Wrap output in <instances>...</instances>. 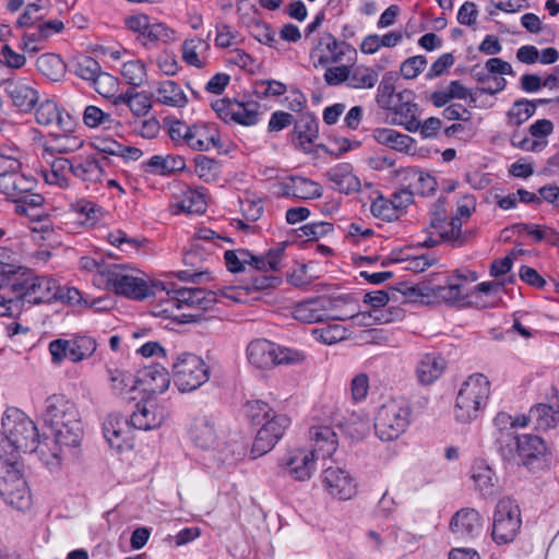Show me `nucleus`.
I'll return each mask as SVG.
<instances>
[{
	"label": "nucleus",
	"mask_w": 559,
	"mask_h": 559,
	"mask_svg": "<svg viewBox=\"0 0 559 559\" xmlns=\"http://www.w3.org/2000/svg\"><path fill=\"white\" fill-rule=\"evenodd\" d=\"M12 294L26 300L28 304L37 305L63 299L62 288L57 281L50 276H38L34 271L25 267L17 277H13L10 286Z\"/></svg>",
	"instance_id": "nucleus-4"
},
{
	"label": "nucleus",
	"mask_w": 559,
	"mask_h": 559,
	"mask_svg": "<svg viewBox=\"0 0 559 559\" xmlns=\"http://www.w3.org/2000/svg\"><path fill=\"white\" fill-rule=\"evenodd\" d=\"M36 121L41 126L55 127L60 132L70 133L74 130L75 122L71 115L58 107L50 99L40 103L36 110Z\"/></svg>",
	"instance_id": "nucleus-15"
},
{
	"label": "nucleus",
	"mask_w": 559,
	"mask_h": 559,
	"mask_svg": "<svg viewBox=\"0 0 559 559\" xmlns=\"http://www.w3.org/2000/svg\"><path fill=\"white\" fill-rule=\"evenodd\" d=\"M191 438L201 449H210L216 443L215 423L212 416L195 418L191 427Z\"/></svg>",
	"instance_id": "nucleus-32"
},
{
	"label": "nucleus",
	"mask_w": 559,
	"mask_h": 559,
	"mask_svg": "<svg viewBox=\"0 0 559 559\" xmlns=\"http://www.w3.org/2000/svg\"><path fill=\"white\" fill-rule=\"evenodd\" d=\"M337 302L338 300L325 297L301 301L294 307L293 317L304 323H317L329 319L344 321L345 317L330 313L337 307Z\"/></svg>",
	"instance_id": "nucleus-12"
},
{
	"label": "nucleus",
	"mask_w": 559,
	"mask_h": 559,
	"mask_svg": "<svg viewBox=\"0 0 559 559\" xmlns=\"http://www.w3.org/2000/svg\"><path fill=\"white\" fill-rule=\"evenodd\" d=\"M445 361L438 354H425L416 368V374L420 383L430 384L444 371Z\"/></svg>",
	"instance_id": "nucleus-34"
},
{
	"label": "nucleus",
	"mask_w": 559,
	"mask_h": 559,
	"mask_svg": "<svg viewBox=\"0 0 559 559\" xmlns=\"http://www.w3.org/2000/svg\"><path fill=\"white\" fill-rule=\"evenodd\" d=\"M24 269L16 263V257L11 250L0 247V287L10 288L13 277H17Z\"/></svg>",
	"instance_id": "nucleus-43"
},
{
	"label": "nucleus",
	"mask_w": 559,
	"mask_h": 559,
	"mask_svg": "<svg viewBox=\"0 0 559 559\" xmlns=\"http://www.w3.org/2000/svg\"><path fill=\"white\" fill-rule=\"evenodd\" d=\"M528 419L534 421L537 429L547 430L559 421V405L538 404L532 407Z\"/></svg>",
	"instance_id": "nucleus-44"
},
{
	"label": "nucleus",
	"mask_w": 559,
	"mask_h": 559,
	"mask_svg": "<svg viewBox=\"0 0 559 559\" xmlns=\"http://www.w3.org/2000/svg\"><path fill=\"white\" fill-rule=\"evenodd\" d=\"M37 70L52 82L60 81L66 74V63L56 53H44L36 60Z\"/></svg>",
	"instance_id": "nucleus-41"
},
{
	"label": "nucleus",
	"mask_w": 559,
	"mask_h": 559,
	"mask_svg": "<svg viewBox=\"0 0 559 559\" xmlns=\"http://www.w3.org/2000/svg\"><path fill=\"white\" fill-rule=\"evenodd\" d=\"M145 377L150 378L152 380V382L150 383L151 384L150 389L153 393L162 394L169 386V383H170L169 374L164 368H162L160 370L150 369L145 373Z\"/></svg>",
	"instance_id": "nucleus-62"
},
{
	"label": "nucleus",
	"mask_w": 559,
	"mask_h": 559,
	"mask_svg": "<svg viewBox=\"0 0 559 559\" xmlns=\"http://www.w3.org/2000/svg\"><path fill=\"white\" fill-rule=\"evenodd\" d=\"M535 110L536 105L534 102L527 99L518 100L509 112L510 122L514 126H520L532 117Z\"/></svg>",
	"instance_id": "nucleus-56"
},
{
	"label": "nucleus",
	"mask_w": 559,
	"mask_h": 559,
	"mask_svg": "<svg viewBox=\"0 0 559 559\" xmlns=\"http://www.w3.org/2000/svg\"><path fill=\"white\" fill-rule=\"evenodd\" d=\"M185 167V158L174 155H167L165 157L155 155L143 164L144 170L154 175H168L174 171L182 170Z\"/></svg>",
	"instance_id": "nucleus-37"
},
{
	"label": "nucleus",
	"mask_w": 559,
	"mask_h": 559,
	"mask_svg": "<svg viewBox=\"0 0 559 559\" xmlns=\"http://www.w3.org/2000/svg\"><path fill=\"white\" fill-rule=\"evenodd\" d=\"M22 465L14 454L0 451V487L12 486L17 481H24Z\"/></svg>",
	"instance_id": "nucleus-39"
},
{
	"label": "nucleus",
	"mask_w": 559,
	"mask_h": 559,
	"mask_svg": "<svg viewBox=\"0 0 559 559\" xmlns=\"http://www.w3.org/2000/svg\"><path fill=\"white\" fill-rule=\"evenodd\" d=\"M427 59L424 56H414L406 59L401 64V74L404 79L411 80L418 76L420 72L426 68Z\"/></svg>",
	"instance_id": "nucleus-61"
},
{
	"label": "nucleus",
	"mask_w": 559,
	"mask_h": 559,
	"mask_svg": "<svg viewBox=\"0 0 559 559\" xmlns=\"http://www.w3.org/2000/svg\"><path fill=\"white\" fill-rule=\"evenodd\" d=\"M121 75L128 84L138 87L146 78L145 66L140 60L128 61L122 66Z\"/></svg>",
	"instance_id": "nucleus-53"
},
{
	"label": "nucleus",
	"mask_w": 559,
	"mask_h": 559,
	"mask_svg": "<svg viewBox=\"0 0 559 559\" xmlns=\"http://www.w3.org/2000/svg\"><path fill=\"white\" fill-rule=\"evenodd\" d=\"M323 483L330 495L340 500H349L356 493V484L353 477L341 467L325 468Z\"/></svg>",
	"instance_id": "nucleus-16"
},
{
	"label": "nucleus",
	"mask_w": 559,
	"mask_h": 559,
	"mask_svg": "<svg viewBox=\"0 0 559 559\" xmlns=\"http://www.w3.org/2000/svg\"><path fill=\"white\" fill-rule=\"evenodd\" d=\"M317 459L314 452L305 449H295L288 453L283 465L294 479L305 481L311 477Z\"/></svg>",
	"instance_id": "nucleus-19"
},
{
	"label": "nucleus",
	"mask_w": 559,
	"mask_h": 559,
	"mask_svg": "<svg viewBox=\"0 0 559 559\" xmlns=\"http://www.w3.org/2000/svg\"><path fill=\"white\" fill-rule=\"evenodd\" d=\"M157 100L166 106L185 107L188 98L180 86L171 80H166L158 83L157 86Z\"/></svg>",
	"instance_id": "nucleus-42"
},
{
	"label": "nucleus",
	"mask_w": 559,
	"mask_h": 559,
	"mask_svg": "<svg viewBox=\"0 0 559 559\" xmlns=\"http://www.w3.org/2000/svg\"><path fill=\"white\" fill-rule=\"evenodd\" d=\"M5 93L12 103L21 111H29L38 100V93L35 88L24 84L11 82L5 86Z\"/></svg>",
	"instance_id": "nucleus-35"
},
{
	"label": "nucleus",
	"mask_w": 559,
	"mask_h": 559,
	"mask_svg": "<svg viewBox=\"0 0 559 559\" xmlns=\"http://www.w3.org/2000/svg\"><path fill=\"white\" fill-rule=\"evenodd\" d=\"M282 194L301 200H313L322 197L320 183L301 176H292L281 186Z\"/></svg>",
	"instance_id": "nucleus-23"
},
{
	"label": "nucleus",
	"mask_w": 559,
	"mask_h": 559,
	"mask_svg": "<svg viewBox=\"0 0 559 559\" xmlns=\"http://www.w3.org/2000/svg\"><path fill=\"white\" fill-rule=\"evenodd\" d=\"M370 211L372 215L377 218H381L386 222H392L399 219L397 212L394 210L391 204L390 199H386L382 195L378 197L370 206Z\"/></svg>",
	"instance_id": "nucleus-57"
},
{
	"label": "nucleus",
	"mask_w": 559,
	"mask_h": 559,
	"mask_svg": "<svg viewBox=\"0 0 559 559\" xmlns=\"http://www.w3.org/2000/svg\"><path fill=\"white\" fill-rule=\"evenodd\" d=\"M0 496L8 504L20 511H26L32 506V495L26 480L9 487L3 485L0 487Z\"/></svg>",
	"instance_id": "nucleus-33"
},
{
	"label": "nucleus",
	"mask_w": 559,
	"mask_h": 559,
	"mask_svg": "<svg viewBox=\"0 0 559 559\" xmlns=\"http://www.w3.org/2000/svg\"><path fill=\"white\" fill-rule=\"evenodd\" d=\"M210 48L207 39L188 38L181 45V58L188 66L202 69L207 63Z\"/></svg>",
	"instance_id": "nucleus-25"
},
{
	"label": "nucleus",
	"mask_w": 559,
	"mask_h": 559,
	"mask_svg": "<svg viewBox=\"0 0 559 559\" xmlns=\"http://www.w3.org/2000/svg\"><path fill=\"white\" fill-rule=\"evenodd\" d=\"M194 163L195 171L201 178L209 179L210 177L215 176L216 173L218 171V163L207 156L198 155L194 158Z\"/></svg>",
	"instance_id": "nucleus-64"
},
{
	"label": "nucleus",
	"mask_w": 559,
	"mask_h": 559,
	"mask_svg": "<svg viewBox=\"0 0 559 559\" xmlns=\"http://www.w3.org/2000/svg\"><path fill=\"white\" fill-rule=\"evenodd\" d=\"M179 207L189 214H202L206 210V202L203 194L197 191H189L180 202Z\"/></svg>",
	"instance_id": "nucleus-59"
},
{
	"label": "nucleus",
	"mask_w": 559,
	"mask_h": 559,
	"mask_svg": "<svg viewBox=\"0 0 559 559\" xmlns=\"http://www.w3.org/2000/svg\"><path fill=\"white\" fill-rule=\"evenodd\" d=\"M516 450L522 463L532 465L536 460L547 453L545 441L533 435H523L516 438Z\"/></svg>",
	"instance_id": "nucleus-30"
},
{
	"label": "nucleus",
	"mask_w": 559,
	"mask_h": 559,
	"mask_svg": "<svg viewBox=\"0 0 559 559\" xmlns=\"http://www.w3.org/2000/svg\"><path fill=\"white\" fill-rule=\"evenodd\" d=\"M109 381L112 391L119 395L133 392L136 389L135 377L128 371L108 369Z\"/></svg>",
	"instance_id": "nucleus-48"
},
{
	"label": "nucleus",
	"mask_w": 559,
	"mask_h": 559,
	"mask_svg": "<svg viewBox=\"0 0 559 559\" xmlns=\"http://www.w3.org/2000/svg\"><path fill=\"white\" fill-rule=\"evenodd\" d=\"M318 120L314 115L305 112L295 121L293 142L306 153L312 151V143L318 138Z\"/></svg>",
	"instance_id": "nucleus-22"
},
{
	"label": "nucleus",
	"mask_w": 559,
	"mask_h": 559,
	"mask_svg": "<svg viewBox=\"0 0 559 559\" xmlns=\"http://www.w3.org/2000/svg\"><path fill=\"white\" fill-rule=\"evenodd\" d=\"M170 302L177 308L207 310L216 302V295L203 288L178 287L167 292Z\"/></svg>",
	"instance_id": "nucleus-14"
},
{
	"label": "nucleus",
	"mask_w": 559,
	"mask_h": 559,
	"mask_svg": "<svg viewBox=\"0 0 559 559\" xmlns=\"http://www.w3.org/2000/svg\"><path fill=\"white\" fill-rule=\"evenodd\" d=\"M131 427L130 420L123 416L118 414L109 415L104 423V437L111 448L121 451Z\"/></svg>",
	"instance_id": "nucleus-24"
},
{
	"label": "nucleus",
	"mask_w": 559,
	"mask_h": 559,
	"mask_svg": "<svg viewBox=\"0 0 559 559\" xmlns=\"http://www.w3.org/2000/svg\"><path fill=\"white\" fill-rule=\"evenodd\" d=\"M107 284L110 285L117 294L135 300H142L154 295V288L166 289L162 283L150 286L144 277L126 274L120 271H108Z\"/></svg>",
	"instance_id": "nucleus-9"
},
{
	"label": "nucleus",
	"mask_w": 559,
	"mask_h": 559,
	"mask_svg": "<svg viewBox=\"0 0 559 559\" xmlns=\"http://www.w3.org/2000/svg\"><path fill=\"white\" fill-rule=\"evenodd\" d=\"M471 477L476 490L485 499H493L500 493L499 478L485 460L477 459L474 461L471 468Z\"/></svg>",
	"instance_id": "nucleus-17"
},
{
	"label": "nucleus",
	"mask_w": 559,
	"mask_h": 559,
	"mask_svg": "<svg viewBox=\"0 0 559 559\" xmlns=\"http://www.w3.org/2000/svg\"><path fill=\"white\" fill-rule=\"evenodd\" d=\"M372 136L379 144L406 153L409 152L415 142L409 135L390 128H377L372 131Z\"/></svg>",
	"instance_id": "nucleus-36"
},
{
	"label": "nucleus",
	"mask_w": 559,
	"mask_h": 559,
	"mask_svg": "<svg viewBox=\"0 0 559 559\" xmlns=\"http://www.w3.org/2000/svg\"><path fill=\"white\" fill-rule=\"evenodd\" d=\"M73 175L84 181H99L104 175V168L95 157H87L84 162L75 165Z\"/></svg>",
	"instance_id": "nucleus-49"
},
{
	"label": "nucleus",
	"mask_w": 559,
	"mask_h": 559,
	"mask_svg": "<svg viewBox=\"0 0 559 559\" xmlns=\"http://www.w3.org/2000/svg\"><path fill=\"white\" fill-rule=\"evenodd\" d=\"M310 439L313 441L314 455L319 459L330 457L337 448V437L334 430L329 426L312 427L310 429Z\"/></svg>",
	"instance_id": "nucleus-28"
},
{
	"label": "nucleus",
	"mask_w": 559,
	"mask_h": 559,
	"mask_svg": "<svg viewBox=\"0 0 559 559\" xmlns=\"http://www.w3.org/2000/svg\"><path fill=\"white\" fill-rule=\"evenodd\" d=\"M412 92L403 91L397 93L396 102L390 110H393L396 118L395 122L403 126L409 132L419 130L420 121L417 119L418 106L413 103Z\"/></svg>",
	"instance_id": "nucleus-21"
},
{
	"label": "nucleus",
	"mask_w": 559,
	"mask_h": 559,
	"mask_svg": "<svg viewBox=\"0 0 559 559\" xmlns=\"http://www.w3.org/2000/svg\"><path fill=\"white\" fill-rule=\"evenodd\" d=\"M49 352L53 364H60L66 358L76 362L73 338H57L51 341L49 344Z\"/></svg>",
	"instance_id": "nucleus-50"
},
{
	"label": "nucleus",
	"mask_w": 559,
	"mask_h": 559,
	"mask_svg": "<svg viewBox=\"0 0 559 559\" xmlns=\"http://www.w3.org/2000/svg\"><path fill=\"white\" fill-rule=\"evenodd\" d=\"M284 251L285 243L270 249L265 255H254L250 251H243L242 261L248 262V265L262 273L276 272L280 270Z\"/></svg>",
	"instance_id": "nucleus-26"
},
{
	"label": "nucleus",
	"mask_w": 559,
	"mask_h": 559,
	"mask_svg": "<svg viewBox=\"0 0 559 559\" xmlns=\"http://www.w3.org/2000/svg\"><path fill=\"white\" fill-rule=\"evenodd\" d=\"M83 121L90 128L106 127L110 128L116 121L111 115L103 111L97 106L90 105L83 112Z\"/></svg>",
	"instance_id": "nucleus-54"
},
{
	"label": "nucleus",
	"mask_w": 559,
	"mask_h": 559,
	"mask_svg": "<svg viewBox=\"0 0 559 559\" xmlns=\"http://www.w3.org/2000/svg\"><path fill=\"white\" fill-rule=\"evenodd\" d=\"M145 35L151 40H159L162 43L175 40V32L164 23L150 24Z\"/></svg>",
	"instance_id": "nucleus-63"
},
{
	"label": "nucleus",
	"mask_w": 559,
	"mask_h": 559,
	"mask_svg": "<svg viewBox=\"0 0 559 559\" xmlns=\"http://www.w3.org/2000/svg\"><path fill=\"white\" fill-rule=\"evenodd\" d=\"M345 48H349L345 41H338L331 33H324L314 43L310 56L317 58L321 66L338 63L345 55Z\"/></svg>",
	"instance_id": "nucleus-18"
},
{
	"label": "nucleus",
	"mask_w": 559,
	"mask_h": 559,
	"mask_svg": "<svg viewBox=\"0 0 559 559\" xmlns=\"http://www.w3.org/2000/svg\"><path fill=\"white\" fill-rule=\"evenodd\" d=\"M273 414L277 413L263 401H248L246 404V415L253 424L259 425L262 421L265 423Z\"/></svg>",
	"instance_id": "nucleus-55"
},
{
	"label": "nucleus",
	"mask_w": 559,
	"mask_h": 559,
	"mask_svg": "<svg viewBox=\"0 0 559 559\" xmlns=\"http://www.w3.org/2000/svg\"><path fill=\"white\" fill-rule=\"evenodd\" d=\"M0 451L11 455L19 452L37 451L41 461L50 468L60 465V453L39 442V433L34 421L22 411L9 408L1 423Z\"/></svg>",
	"instance_id": "nucleus-1"
},
{
	"label": "nucleus",
	"mask_w": 559,
	"mask_h": 559,
	"mask_svg": "<svg viewBox=\"0 0 559 559\" xmlns=\"http://www.w3.org/2000/svg\"><path fill=\"white\" fill-rule=\"evenodd\" d=\"M168 416L165 407L152 402L136 404V411L130 416V423L133 428L140 430H151L158 428Z\"/></svg>",
	"instance_id": "nucleus-20"
},
{
	"label": "nucleus",
	"mask_w": 559,
	"mask_h": 559,
	"mask_svg": "<svg viewBox=\"0 0 559 559\" xmlns=\"http://www.w3.org/2000/svg\"><path fill=\"white\" fill-rule=\"evenodd\" d=\"M173 378L179 391L190 392L209 380L210 368L201 357L182 353L173 364Z\"/></svg>",
	"instance_id": "nucleus-7"
},
{
	"label": "nucleus",
	"mask_w": 559,
	"mask_h": 559,
	"mask_svg": "<svg viewBox=\"0 0 559 559\" xmlns=\"http://www.w3.org/2000/svg\"><path fill=\"white\" fill-rule=\"evenodd\" d=\"M22 465L14 454L0 451V487L12 486L17 481H24Z\"/></svg>",
	"instance_id": "nucleus-38"
},
{
	"label": "nucleus",
	"mask_w": 559,
	"mask_h": 559,
	"mask_svg": "<svg viewBox=\"0 0 559 559\" xmlns=\"http://www.w3.org/2000/svg\"><path fill=\"white\" fill-rule=\"evenodd\" d=\"M289 424L290 419L284 414H273L270 419L263 423L252 444L251 454L253 459L271 451L283 437Z\"/></svg>",
	"instance_id": "nucleus-10"
},
{
	"label": "nucleus",
	"mask_w": 559,
	"mask_h": 559,
	"mask_svg": "<svg viewBox=\"0 0 559 559\" xmlns=\"http://www.w3.org/2000/svg\"><path fill=\"white\" fill-rule=\"evenodd\" d=\"M22 465L14 454L0 451V487L12 486L17 481H24Z\"/></svg>",
	"instance_id": "nucleus-40"
},
{
	"label": "nucleus",
	"mask_w": 559,
	"mask_h": 559,
	"mask_svg": "<svg viewBox=\"0 0 559 559\" xmlns=\"http://www.w3.org/2000/svg\"><path fill=\"white\" fill-rule=\"evenodd\" d=\"M233 121L242 126H254L259 121V104L254 102L240 103L236 102L234 105Z\"/></svg>",
	"instance_id": "nucleus-47"
},
{
	"label": "nucleus",
	"mask_w": 559,
	"mask_h": 559,
	"mask_svg": "<svg viewBox=\"0 0 559 559\" xmlns=\"http://www.w3.org/2000/svg\"><path fill=\"white\" fill-rule=\"evenodd\" d=\"M247 357L257 368H271L276 360L275 344L267 340H254L247 347Z\"/></svg>",
	"instance_id": "nucleus-27"
},
{
	"label": "nucleus",
	"mask_w": 559,
	"mask_h": 559,
	"mask_svg": "<svg viewBox=\"0 0 559 559\" xmlns=\"http://www.w3.org/2000/svg\"><path fill=\"white\" fill-rule=\"evenodd\" d=\"M75 348L76 362L91 357L96 350V341L91 336L78 335L72 337Z\"/></svg>",
	"instance_id": "nucleus-60"
},
{
	"label": "nucleus",
	"mask_w": 559,
	"mask_h": 559,
	"mask_svg": "<svg viewBox=\"0 0 559 559\" xmlns=\"http://www.w3.org/2000/svg\"><path fill=\"white\" fill-rule=\"evenodd\" d=\"M36 187L37 180L33 176L23 173L0 174V193L15 203L16 214L31 219L39 218L38 210L45 202L41 194L34 192Z\"/></svg>",
	"instance_id": "nucleus-3"
},
{
	"label": "nucleus",
	"mask_w": 559,
	"mask_h": 559,
	"mask_svg": "<svg viewBox=\"0 0 559 559\" xmlns=\"http://www.w3.org/2000/svg\"><path fill=\"white\" fill-rule=\"evenodd\" d=\"M50 7V0H36L35 2H29L26 5L25 12L19 17L17 23L20 26H31L35 21H38L43 17L41 14H37L39 11L45 10Z\"/></svg>",
	"instance_id": "nucleus-58"
},
{
	"label": "nucleus",
	"mask_w": 559,
	"mask_h": 559,
	"mask_svg": "<svg viewBox=\"0 0 559 559\" xmlns=\"http://www.w3.org/2000/svg\"><path fill=\"white\" fill-rule=\"evenodd\" d=\"M450 532L461 540L473 542L485 535V522L474 508L456 511L449 524Z\"/></svg>",
	"instance_id": "nucleus-11"
},
{
	"label": "nucleus",
	"mask_w": 559,
	"mask_h": 559,
	"mask_svg": "<svg viewBox=\"0 0 559 559\" xmlns=\"http://www.w3.org/2000/svg\"><path fill=\"white\" fill-rule=\"evenodd\" d=\"M395 80L396 74L388 72L383 75L378 86L376 102L381 109L389 110L396 102L397 94H395Z\"/></svg>",
	"instance_id": "nucleus-46"
},
{
	"label": "nucleus",
	"mask_w": 559,
	"mask_h": 559,
	"mask_svg": "<svg viewBox=\"0 0 559 559\" xmlns=\"http://www.w3.org/2000/svg\"><path fill=\"white\" fill-rule=\"evenodd\" d=\"M73 72L79 78L90 81L95 91L107 96V93L116 85V79L107 72L102 71L97 60L90 56H82L73 62Z\"/></svg>",
	"instance_id": "nucleus-13"
},
{
	"label": "nucleus",
	"mask_w": 559,
	"mask_h": 559,
	"mask_svg": "<svg viewBox=\"0 0 559 559\" xmlns=\"http://www.w3.org/2000/svg\"><path fill=\"white\" fill-rule=\"evenodd\" d=\"M379 74L376 70L365 66L349 67L347 86L355 90L372 88L378 82Z\"/></svg>",
	"instance_id": "nucleus-45"
},
{
	"label": "nucleus",
	"mask_w": 559,
	"mask_h": 559,
	"mask_svg": "<svg viewBox=\"0 0 559 559\" xmlns=\"http://www.w3.org/2000/svg\"><path fill=\"white\" fill-rule=\"evenodd\" d=\"M411 423L406 401L392 399L380 406L374 418L376 435L383 441H393L403 435Z\"/></svg>",
	"instance_id": "nucleus-6"
},
{
	"label": "nucleus",
	"mask_w": 559,
	"mask_h": 559,
	"mask_svg": "<svg viewBox=\"0 0 559 559\" xmlns=\"http://www.w3.org/2000/svg\"><path fill=\"white\" fill-rule=\"evenodd\" d=\"M467 297L464 286L460 283H447L438 285L435 289V298L441 299L447 304H455L463 301Z\"/></svg>",
	"instance_id": "nucleus-52"
},
{
	"label": "nucleus",
	"mask_w": 559,
	"mask_h": 559,
	"mask_svg": "<svg viewBox=\"0 0 559 559\" xmlns=\"http://www.w3.org/2000/svg\"><path fill=\"white\" fill-rule=\"evenodd\" d=\"M217 131L207 124H193L190 128L187 144L195 151H209L211 146L217 147L219 144Z\"/></svg>",
	"instance_id": "nucleus-31"
},
{
	"label": "nucleus",
	"mask_w": 559,
	"mask_h": 559,
	"mask_svg": "<svg viewBox=\"0 0 559 559\" xmlns=\"http://www.w3.org/2000/svg\"><path fill=\"white\" fill-rule=\"evenodd\" d=\"M521 527V511L511 498L498 501L493 514L492 539L497 544H508L518 535Z\"/></svg>",
	"instance_id": "nucleus-8"
},
{
	"label": "nucleus",
	"mask_w": 559,
	"mask_h": 559,
	"mask_svg": "<svg viewBox=\"0 0 559 559\" xmlns=\"http://www.w3.org/2000/svg\"><path fill=\"white\" fill-rule=\"evenodd\" d=\"M490 394V382L481 373L469 376L462 384L455 403V417L469 423L478 417Z\"/></svg>",
	"instance_id": "nucleus-5"
},
{
	"label": "nucleus",
	"mask_w": 559,
	"mask_h": 559,
	"mask_svg": "<svg viewBox=\"0 0 559 559\" xmlns=\"http://www.w3.org/2000/svg\"><path fill=\"white\" fill-rule=\"evenodd\" d=\"M438 234L442 241H448L453 247H461L465 243V237L462 235V221L459 216L452 217L449 223H445Z\"/></svg>",
	"instance_id": "nucleus-51"
},
{
	"label": "nucleus",
	"mask_w": 559,
	"mask_h": 559,
	"mask_svg": "<svg viewBox=\"0 0 559 559\" xmlns=\"http://www.w3.org/2000/svg\"><path fill=\"white\" fill-rule=\"evenodd\" d=\"M326 176L333 182V188L338 192L348 194L360 189V181L353 174L350 164L343 163L336 165L326 173Z\"/></svg>",
	"instance_id": "nucleus-29"
},
{
	"label": "nucleus",
	"mask_w": 559,
	"mask_h": 559,
	"mask_svg": "<svg viewBox=\"0 0 559 559\" xmlns=\"http://www.w3.org/2000/svg\"><path fill=\"white\" fill-rule=\"evenodd\" d=\"M45 423L52 429L55 447L51 451L62 454V449L80 444L83 426L76 405L63 395H51L46 400Z\"/></svg>",
	"instance_id": "nucleus-2"
}]
</instances>
